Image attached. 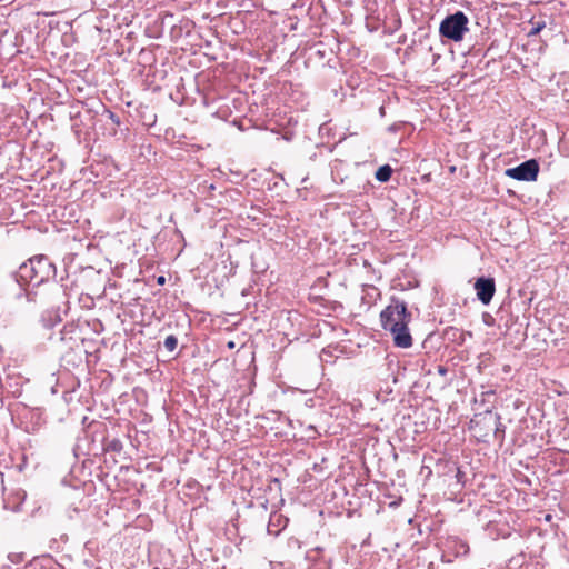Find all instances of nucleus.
<instances>
[{
	"label": "nucleus",
	"instance_id": "obj_1",
	"mask_svg": "<svg viewBox=\"0 0 569 569\" xmlns=\"http://www.w3.org/2000/svg\"><path fill=\"white\" fill-rule=\"evenodd\" d=\"M411 321V313L407 309L405 301L392 298L380 313V322L385 330L391 332L393 342L399 348H409L412 346V338L408 325Z\"/></svg>",
	"mask_w": 569,
	"mask_h": 569
},
{
	"label": "nucleus",
	"instance_id": "obj_2",
	"mask_svg": "<svg viewBox=\"0 0 569 569\" xmlns=\"http://www.w3.org/2000/svg\"><path fill=\"white\" fill-rule=\"evenodd\" d=\"M56 273V266L48 257L40 254L20 264L13 277L21 287L30 282L39 286L50 279H54Z\"/></svg>",
	"mask_w": 569,
	"mask_h": 569
},
{
	"label": "nucleus",
	"instance_id": "obj_3",
	"mask_svg": "<svg viewBox=\"0 0 569 569\" xmlns=\"http://www.w3.org/2000/svg\"><path fill=\"white\" fill-rule=\"evenodd\" d=\"M469 18L462 11H457L447 16L440 23L439 32L441 37L459 42L469 31Z\"/></svg>",
	"mask_w": 569,
	"mask_h": 569
},
{
	"label": "nucleus",
	"instance_id": "obj_4",
	"mask_svg": "<svg viewBox=\"0 0 569 569\" xmlns=\"http://www.w3.org/2000/svg\"><path fill=\"white\" fill-rule=\"evenodd\" d=\"M539 173V163L535 159L527 160L515 168L506 170V176L519 181H536Z\"/></svg>",
	"mask_w": 569,
	"mask_h": 569
},
{
	"label": "nucleus",
	"instance_id": "obj_5",
	"mask_svg": "<svg viewBox=\"0 0 569 569\" xmlns=\"http://www.w3.org/2000/svg\"><path fill=\"white\" fill-rule=\"evenodd\" d=\"M477 298L482 305L487 306L493 298L496 292L495 279L490 277H480L475 282Z\"/></svg>",
	"mask_w": 569,
	"mask_h": 569
},
{
	"label": "nucleus",
	"instance_id": "obj_6",
	"mask_svg": "<svg viewBox=\"0 0 569 569\" xmlns=\"http://www.w3.org/2000/svg\"><path fill=\"white\" fill-rule=\"evenodd\" d=\"M392 174V169L389 164H385L379 167V169L376 171V179L380 182H387L390 180Z\"/></svg>",
	"mask_w": 569,
	"mask_h": 569
},
{
	"label": "nucleus",
	"instance_id": "obj_7",
	"mask_svg": "<svg viewBox=\"0 0 569 569\" xmlns=\"http://www.w3.org/2000/svg\"><path fill=\"white\" fill-rule=\"evenodd\" d=\"M52 562L50 559L34 560L29 563L27 569H51Z\"/></svg>",
	"mask_w": 569,
	"mask_h": 569
},
{
	"label": "nucleus",
	"instance_id": "obj_8",
	"mask_svg": "<svg viewBox=\"0 0 569 569\" xmlns=\"http://www.w3.org/2000/svg\"><path fill=\"white\" fill-rule=\"evenodd\" d=\"M104 450L120 452L122 450V442L119 439H112L104 445Z\"/></svg>",
	"mask_w": 569,
	"mask_h": 569
},
{
	"label": "nucleus",
	"instance_id": "obj_9",
	"mask_svg": "<svg viewBox=\"0 0 569 569\" xmlns=\"http://www.w3.org/2000/svg\"><path fill=\"white\" fill-rule=\"evenodd\" d=\"M163 346L168 351L172 352L178 346L177 337L173 335L168 336L163 341Z\"/></svg>",
	"mask_w": 569,
	"mask_h": 569
},
{
	"label": "nucleus",
	"instance_id": "obj_10",
	"mask_svg": "<svg viewBox=\"0 0 569 569\" xmlns=\"http://www.w3.org/2000/svg\"><path fill=\"white\" fill-rule=\"evenodd\" d=\"M493 419H495V426H496L495 435H496L497 438L500 437V439H502L503 438V433H505V426L500 421V416L499 415H495Z\"/></svg>",
	"mask_w": 569,
	"mask_h": 569
},
{
	"label": "nucleus",
	"instance_id": "obj_11",
	"mask_svg": "<svg viewBox=\"0 0 569 569\" xmlns=\"http://www.w3.org/2000/svg\"><path fill=\"white\" fill-rule=\"evenodd\" d=\"M437 371L440 376H446L448 372V369L443 366H438Z\"/></svg>",
	"mask_w": 569,
	"mask_h": 569
},
{
	"label": "nucleus",
	"instance_id": "obj_12",
	"mask_svg": "<svg viewBox=\"0 0 569 569\" xmlns=\"http://www.w3.org/2000/svg\"><path fill=\"white\" fill-rule=\"evenodd\" d=\"M53 291L54 293L58 296V297H61L62 295V290H61V287L58 286L57 283L53 284Z\"/></svg>",
	"mask_w": 569,
	"mask_h": 569
},
{
	"label": "nucleus",
	"instance_id": "obj_13",
	"mask_svg": "<svg viewBox=\"0 0 569 569\" xmlns=\"http://www.w3.org/2000/svg\"><path fill=\"white\" fill-rule=\"evenodd\" d=\"M268 532H269V533L278 535V531H273V529H272V519H271V520H270V522H269V526H268Z\"/></svg>",
	"mask_w": 569,
	"mask_h": 569
},
{
	"label": "nucleus",
	"instance_id": "obj_14",
	"mask_svg": "<svg viewBox=\"0 0 569 569\" xmlns=\"http://www.w3.org/2000/svg\"><path fill=\"white\" fill-rule=\"evenodd\" d=\"M542 27H543V26H538V27L533 28V30L530 32V34H536V33H538V32L541 30V28H542Z\"/></svg>",
	"mask_w": 569,
	"mask_h": 569
},
{
	"label": "nucleus",
	"instance_id": "obj_15",
	"mask_svg": "<svg viewBox=\"0 0 569 569\" xmlns=\"http://www.w3.org/2000/svg\"><path fill=\"white\" fill-rule=\"evenodd\" d=\"M228 348H229V349L234 348V342H233V341H230V342L228 343Z\"/></svg>",
	"mask_w": 569,
	"mask_h": 569
},
{
	"label": "nucleus",
	"instance_id": "obj_16",
	"mask_svg": "<svg viewBox=\"0 0 569 569\" xmlns=\"http://www.w3.org/2000/svg\"><path fill=\"white\" fill-rule=\"evenodd\" d=\"M158 282L159 283H163L164 282V278L163 277H159Z\"/></svg>",
	"mask_w": 569,
	"mask_h": 569
},
{
	"label": "nucleus",
	"instance_id": "obj_17",
	"mask_svg": "<svg viewBox=\"0 0 569 569\" xmlns=\"http://www.w3.org/2000/svg\"><path fill=\"white\" fill-rule=\"evenodd\" d=\"M277 520L280 523L281 522V516H277Z\"/></svg>",
	"mask_w": 569,
	"mask_h": 569
}]
</instances>
